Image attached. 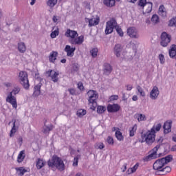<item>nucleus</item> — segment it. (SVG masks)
<instances>
[{"mask_svg":"<svg viewBox=\"0 0 176 176\" xmlns=\"http://www.w3.org/2000/svg\"><path fill=\"white\" fill-rule=\"evenodd\" d=\"M52 20H53L54 23H57V21H58V19H57V16H56V15L53 16Z\"/></svg>","mask_w":176,"mask_h":176,"instance_id":"052dcab7","label":"nucleus"},{"mask_svg":"<svg viewBox=\"0 0 176 176\" xmlns=\"http://www.w3.org/2000/svg\"><path fill=\"white\" fill-rule=\"evenodd\" d=\"M106 110H107V108L104 106H98L97 107L98 113H104V112H105Z\"/></svg>","mask_w":176,"mask_h":176,"instance_id":"58836bf2","label":"nucleus"},{"mask_svg":"<svg viewBox=\"0 0 176 176\" xmlns=\"http://www.w3.org/2000/svg\"><path fill=\"white\" fill-rule=\"evenodd\" d=\"M103 3L107 8H112L115 6L116 1L115 0H103Z\"/></svg>","mask_w":176,"mask_h":176,"instance_id":"c85d7f7f","label":"nucleus"},{"mask_svg":"<svg viewBox=\"0 0 176 176\" xmlns=\"http://www.w3.org/2000/svg\"><path fill=\"white\" fill-rule=\"evenodd\" d=\"M120 109V106L118 104H109L107 106V111L110 113L118 112Z\"/></svg>","mask_w":176,"mask_h":176,"instance_id":"dca6fc26","label":"nucleus"},{"mask_svg":"<svg viewBox=\"0 0 176 176\" xmlns=\"http://www.w3.org/2000/svg\"><path fill=\"white\" fill-rule=\"evenodd\" d=\"M171 41V36L167 34L166 32H163L161 34V46L166 47Z\"/></svg>","mask_w":176,"mask_h":176,"instance_id":"9d476101","label":"nucleus"},{"mask_svg":"<svg viewBox=\"0 0 176 176\" xmlns=\"http://www.w3.org/2000/svg\"><path fill=\"white\" fill-rule=\"evenodd\" d=\"M87 96H88V104L90 106V109L96 111V108H97V100H98V94L94 90H89L87 93Z\"/></svg>","mask_w":176,"mask_h":176,"instance_id":"20e7f679","label":"nucleus"},{"mask_svg":"<svg viewBox=\"0 0 176 176\" xmlns=\"http://www.w3.org/2000/svg\"><path fill=\"white\" fill-rule=\"evenodd\" d=\"M49 167H56L59 171H64L65 170V165L64 161L61 158L54 155L52 160L48 161Z\"/></svg>","mask_w":176,"mask_h":176,"instance_id":"7ed1b4c3","label":"nucleus"},{"mask_svg":"<svg viewBox=\"0 0 176 176\" xmlns=\"http://www.w3.org/2000/svg\"><path fill=\"white\" fill-rule=\"evenodd\" d=\"M79 157H80V155H78L77 157H74V162H73L74 167H76V166H78V160H79Z\"/></svg>","mask_w":176,"mask_h":176,"instance_id":"8fccbe9b","label":"nucleus"},{"mask_svg":"<svg viewBox=\"0 0 176 176\" xmlns=\"http://www.w3.org/2000/svg\"><path fill=\"white\" fill-rule=\"evenodd\" d=\"M155 137H156V135L152 131H148L145 133H142V142H146L147 145H152L155 142Z\"/></svg>","mask_w":176,"mask_h":176,"instance_id":"423d86ee","label":"nucleus"},{"mask_svg":"<svg viewBox=\"0 0 176 176\" xmlns=\"http://www.w3.org/2000/svg\"><path fill=\"white\" fill-rule=\"evenodd\" d=\"M122 173H124V171H126V170H127V164H124L123 165V168H122Z\"/></svg>","mask_w":176,"mask_h":176,"instance_id":"bf43d9fd","label":"nucleus"},{"mask_svg":"<svg viewBox=\"0 0 176 176\" xmlns=\"http://www.w3.org/2000/svg\"><path fill=\"white\" fill-rule=\"evenodd\" d=\"M172 152H176V145L173 146L171 148Z\"/></svg>","mask_w":176,"mask_h":176,"instance_id":"774afa93","label":"nucleus"},{"mask_svg":"<svg viewBox=\"0 0 176 176\" xmlns=\"http://www.w3.org/2000/svg\"><path fill=\"white\" fill-rule=\"evenodd\" d=\"M159 58L161 64H164V54H160Z\"/></svg>","mask_w":176,"mask_h":176,"instance_id":"3c124183","label":"nucleus"},{"mask_svg":"<svg viewBox=\"0 0 176 176\" xmlns=\"http://www.w3.org/2000/svg\"><path fill=\"white\" fill-rule=\"evenodd\" d=\"M104 146H104V144L101 143V144L99 145L98 148H99V149H104Z\"/></svg>","mask_w":176,"mask_h":176,"instance_id":"69168bd1","label":"nucleus"},{"mask_svg":"<svg viewBox=\"0 0 176 176\" xmlns=\"http://www.w3.org/2000/svg\"><path fill=\"white\" fill-rule=\"evenodd\" d=\"M41 87H42L41 82H39L37 85L34 87V91L33 95L36 97L41 94Z\"/></svg>","mask_w":176,"mask_h":176,"instance_id":"a878e982","label":"nucleus"},{"mask_svg":"<svg viewBox=\"0 0 176 176\" xmlns=\"http://www.w3.org/2000/svg\"><path fill=\"white\" fill-rule=\"evenodd\" d=\"M19 80L21 85L24 87V89L30 88V82L28 81V74L26 72H21L19 73Z\"/></svg>","mask_w":176,"mask_h":176,"instance_id":"0eeeda50","label":"nucleus"},{"mask_svg":"<svg viewBox=\"0 0 176 176\" xmlns=\"http://www.w3.org/2000/svg\"><path fill=\"white\" fill-rule=\"evenodd\" d=\"M137 130V126H133L131 128V130L129 131L130 137H134V132Z\"/></svg>","mask_w":176,"mask_h":176,"instance_id":"de8ad7c7","label":"nucleus"},{"mask_svg":"<svg viewBox=\"0 0 176 176\" xmlns=\"http://www.w3.org/2000/svg\"><path fill=\"white\" fill-rule=\"evenodd\" d=\"M172 122H166L164 124V134H168V133H171V124H172Z\"/></svg>","mask_w":176,"mask_h":176,"instance_id":"f3484780","label":"nucleus"},{"mask_svg":"<svg viewBox=\"0 0 176 176\" xmlns=\"http://www.w3.org/2000/svg\"><path fill=\"white\" fill-rule=\"evenodd\" d=\"M117 23L116 19L113 18L111 19L106 23V29L104 31L106 35H109V34H112V32H113L114 28H116Z\"/></svg>","mask_w":176,"mask_h":176,"instance_id":"6e6552de","label":"nucleus"},{"mask_svg":"<svg viewBox=\"0 0 176 176\" xmlns=\"http://www.w3.org/2000/svg\"><path fill=\"white\" fill-rule=\"evenodd\" d=\"M139 166H140V164H135V165L133 167L131 168L132 169V171L133 173H135V171H137V169L138 168Z\"/></svg>","mask_w":176,"mask_h":176,"instance_id":"5fc2aeb1","label":"nucleus"},{"mask_svg":"<svg viewBox=\"0 0 176 176\" xmlns=\"http://www.w3.org/2000/svg\"><path fill=\"white\" fill-rule=\"evenodd\" d=\"M159 16H157V14H153L151 17V22L153 23V24H157L159 23Z\"/></svg>","mask_w":176,"mask_h":176,"instance_id":"c9c22d12","label":"nucleus"},{"mask_svg":"<svg viewBox=\"0 0 176 176\" xmlns=\"http://www.w3.org/2000/svg\"><path fill=\"white\" fill-rule=\"evenodd\" d=\"M86 114V110L80 109L77 111L78 116H85Z\"/></svg>","mask_w":176,"mask_h":176,"instance_id":"a18cd8bd","label":"nucleus"},{"mask_svg":"<svg viewBox=\"0 0 176 176\" xmlns=\"http://www.w3.org/2000/svg\"><path fill=\"white\" fill-rule=\"evenodd\" d=\"M146 3H148L146 0H140L138 5L139 6L144 8V6H146Z\"/></svg>","mask_w":176,"mask_h":176,"instance_id":"49530a36","label":"nucleus"},{"mask_svg":"<svg viewBox=\"0 0 176 176\" xmlns=\"http://www.w3.org/2000/svg\"><path fill=\"white\" fill-rule=\"evenodd\" d=\"M133 101H137L138 100V96H133L132 98Z\"/></svg>","mask_w":176,"mask_h":176,"instance_id":"338daca9","label":"nucleus"},{"mask_svg":"<svg viewBox=\"0 0 176 176\" xmlns=\"http://www.w3.org/2000/svg\"><path fill=\"white\" fill-rule=\"evenodd\" d=\"M21 90V89L20 87H19V85H15L12 91L9 93L6 98V102L11 104L12 107L15 109L17 108V100H16V97H14V96L19 94Z\"/></svg>","mask_w":176,"mask_h":176,"instance_id":"f03ea898","label":"nucleus"},{"mask_svg":"<svg viewBox=\"0 0 176 176\" xmlns=\"http://www.w3.org/2000/svg\"><path fill=\"white\" fill-rule=\"evenodd\" d=\"M53 125H50V126H44L43 129V133H44V134H49V133H50V131H52V130H53Z\"/></svg>","mask_w":176,"mask_h":176,"instance_id":"72a5a7b5","label":"nucleus"},{"mask_svg":"<svg viewBox=\"0 0 176 176\" xmlns=\"http://www.w3.org/2000/svg\"><path fill=\"white\" fill-rule=\"evenodd\" d=\"M58 34H60V32L58 31V28H56V30L53 32H52L50 36L52 38V39H54L56 36H58Z\"/></svg>","mask_w":176,"mask_h":176,"instance_id":"4c0bfd02","label":"nucleus"},{"mask_svg":"<svg viewBox=\"0 0 176 176\" xmlns=\"http://www.w3.org/2000/svg\"><path fill=\"white\" fill-rule=\"evenodd\" d=\"M25 159V152L24 151H21L17 157L18 163H21L23 160Z\"/></svg>","mask_w":176,"mask_h":176,"instance_id":"c756f323","label":"nucleus"},{"mask_svg":"<svg viewBox=\"0 0 176 176\" xmlns=\"http://www.w3.org/2000/svg\"><path fill=\"white\" fill-rule=\"evenodd\" d=\"M133 173H134V172L133 171V170L131 169V168H129V169L127 170V171H126V173L129 174V175L133 174Z\"/></svg>","mask_w":176,"mask_h":176,"instance_id":"e2e57ef3","label":"nucleus"},{"mask_svg":"<svg viewBox=\"0 0 176 176\" xmlns=\"http://www.w3.org/2000/svg\"><path fill=\"white\" fill-rule=\"evenodd\" d=\"M157 142L158 144L156 145V146H155L152 151H150V154L144 159L145 162H149V160H152L157 157V151H159L160 146L163 145V138H160L157 140Z\"/></svg>","mask_w":176,"mask_h":176,"instance_id":"39448f33","label":"nucleus"},{"mask_svg":"<svg viewBox=\"0 0 176 176\" xmlns=\"http://www.w3.org/2000/svg\"><path fill=\"white\" fill-rule=\"evenodd\" d=\"M90 53H91L92 57H94V58H95V57L97 56V53H98V49L94 48L90 51Z\"/></svg>","mask_w":176,"mask_h":176,"instance_id":"c03bdc74","label":"nucleus"},{"mask_svg":"<svg viewBox=\"0 0 176 176\" xmlns=\"http://www.w3.org/2000/svg\"><path fill=\"white\" fill-rule=\"evenodd\" d=\"M169 56L171 58H174L176 56V45H172L169 50Z\"/></svg>","mask_w":176,"mask_h":176,"instance_id":"393cba45","label":"nucleus"},{"mask_svg":"<svg viewBox=\"0 0 176 176\" xmlns=\"http://www.w3.org/2000/svg\"><path fill=\"white\" fill-rule=\"evenodd\" d=\"M65 36H67V38H71V39H74V38L78 36V32L67 29L65 33Z\"/></svg>","mask_w":176,"mask_h":176,"instance_id":"ddd939ff","label":"nucleus"},{"mask_svg":"<svg viewBox=\"0 0 176 176\" xmlns=\"http://www.w3.org/2000/svg\"><path fill=\"white\" fill-rule=\"evenodd\" d=\"M83 41H85V37L83 36H80L77 38L75 37L74 38L71 39L70 43H72V45H82Z\"/></svg>","mask_w":176,"mask_h":176,"instance_id":"4468645a","label":"nucleus"},{"mask_svg":"<svg viewBox=\"0 0 176 176\" xmlns=\"http://www.w3.org/2000/svg\"><path fill=\"white\" fill-rule=\"evenodd\" d=\"M58 56V52L56 51H52L50 56H49V60L50 63H54L56 60H57V56Z\"/></svg>","mask_w":176,"mask_h":176,"instance_id":"412c9836","label":"nucleus"},{"mask_svg":"<svg viewBox=\"0 0 176 176\" xmlns=\"http://www.w3.org/2000/svg\"><path fill=\"white\" fill-rule=\"evenodd\" d=\"M137 90L142 97H145V91H144V89H142L141 86L138 85L137 87Z\"/></svg>","mask_w":176,"mask_h":176,"instance_id":"37998d69","label":"nucleus"},{"mask_svg":"<svg viewBox=\"0 0 176 176\" xmlns=\"http://www.w3.org/2000/svg\"><path fill=\"white\" fill-rule=\"evenodd\" d=\"M158 14L162 17H166L167 16V12L166 11V8H164V5H161L159 7Z\"/></svg>","mask_w":176,"mask_h":176,"instance_id":"4be33fe9","label":"nucleus"},{"mask_svg":"<svg viewBox=\"0 0 176 176\" xmlns=\"http://www.w3.org/2000/svg\"><path fill=\"white\" fill-rule=\"evenodd\" d=\"M172 160L173 155H171L157 160L153 165V170H155L156 171L155 175H162L163 174H160V172L163 170V167H164L166 164H168V163H170Z\"/></svg>","mask_w":176,"mask_h":176,"instance_id":"f257e3e1","label":"nucleus"},{"mask_svg":"<svg viewBox=\"0 0 176 176\" xmlns=\"http://www.w3.org/2000/svg\"><path fill=\"white\" fill-rule=\"evenodd\" d=\"M162 129V124H155L151 129V131L155 134L156 131H160V129Z\"/></svg>","mask_w":176,"mask_h":176,"instance_id":"7c9ffc66","label":"nucleus"},{"mask_svg":"<svg viewBox=\"0 0 176 176\" xmlns=\"http://www.w3.org/2000/svg\"><path fill=\"white\" fill-rule=\"evenodd\" d=\"M152 6H153V4L151 2H148L144 7L143 13H151L152 12Z\"/></svg>","mask_w":176,"mask_h":176,"instance_id":"bb28decb","label":"nucleus"},{"mask_svg":"<svg viewBox=\"0 0 176 176\" xmlns=\"http://www.w3.org/2000/svg\"><path fill=\"white\" fill-rule=\"evenodd\" d=\"M45 166V161L43 159L38 158L36 161V168L38 170H41L43 167Z\"/></svg>","mask_w":176,"mask_h":176,"instance_id":"2f4dec72","label":"nucleus"},{"mask_svg":"<svg viewBox=\"0 0 176 176\" xmlns=\"http://www.w3.org/2000/svg\"><path fill=\"white\" fill-rule=\"evenodd\" d=\"M75 50H76V48L71 47L70 45H66L65 47V52H66L67 57H74Z\"/></svg>","mask_w":176,"mask_h":176,"instance_id":"2eb2a0df","label":"nucleus"},{"mask_svg":"<svg viewBox=\"0 0 176 176\" xmlns=\"http://www.w3.org/2000/svg\"><path fill=\"white\" fill-rule=\"evenodd\" d=\"M118 98H119V96H116V95H115V96H111L110 97L111 101H115V100H118Z\"/></svg>","mask_w":176,"mask_h":176,"instance_id":"6e6d98bb","label":"nucleus"},{"mask_svg":"<svg viewBox=\"0 0 176 176\" xmlns=\"http://www.w3.org/2000/svg\"><path fill=\"white\" fill-rule=\"evenodd\" d=\"M126 90L128 91H130L132 89H133V85H126Z\"/></svg>","mask_w":176,"mask_h":176,"instance_id":"4d7b16f0","label":"nucleus"},{"mask_svg":"<svg viewBox=\"0 0 176 176\" xmlns=\"http://www.w3.org/2000/svg\"><path fill=\"white\" fill-rule=\"evenodd\" d=\"M12 122L13 123V126L10 131V137H13V135L16 133V119H13Z\"/></svg>","mask_w":176,"mask_h":176,"instance_id":"473e14b6","label":"nucleus"},{"mask_svg":"<svg viewBox=\"0 0 176 176\" xmlns=\"http://www.w3.org/2000/svg\"><path fill=\"white\" fill-rule=\"evenodd\" d=\"M122 50H123V47L122 45L117 44L114 47V54H116V57H120L122 54Z\"/></svg>","mask_w":176,"mask_h":176,"instance_id":"a211bd4d","label":"nucleus"},{"mask_svg":"<svg viewBox=\"0 0 176 176\" xmlns=\"http://www.w3.org/2000/svg\"><path fill=\"white\" fill-rule=\"evenodd\" d=\"M169 27H176V17L175 18H172L170 21H169V24H168Z\"/></svg>","mask_w":176,"mask_h":176,"instance_id":"79ce46f5","label":"nucleus"},{"mask_svg":"<svg viewBox=\"0 0 176 176\" xmlns=\"http://www.w3.org/2000/svg\"><path fill=\"white\" fill-rule=\"evenodd\" d=\"M83 6L85 8V9H88V10H90V3L87 1H85L82 3Z\"/></svg>","mask_w":176,"mask_h":176,"instance_id":"603ef678","label":"nucleus"},{"mask_svg":"<svg viewBox=\"0 0 176 176\" xmlns=\"http://www.w3.org/2000/svg\"><path fill=\"white\" fill-rule=\"evenodd\" d=\"M89 27H93L94 25H98L100 23V18H92L91 19H89Z\"/></svg>","mask_w":176,"mask_h":176,"instance_id":"6ab92c4d","label":"nucleus"},{"mask_svg":"<svg viewBox=\"0 0 176 176\" xmlns=\"http://www.w3.org/2000/svg\"><path fill=\"white\" fill-rule=\"evenodd\" d=\"M115 30H116V32L118 34V35H120V36H123V30H122V28L118 25V23L116 25Z\"/></svg>","mask_w":176,"mask_h":176,"instance_id":"a19ab883","label":"nucleus"},{"mask_svg":"<svg viewBox=\"0 0 176 176\" xmlns=\"http://www.w3.org/2000/svg\"><path fill=\"white\" fill-rule=\"evenodd\" d=\"M134 118L137 119L138 122H145L146 120V116L145 114L137 113L134 115Z\"/></svg>","mask_w":176,"mask_h":176,"instance_id":"5701e85b","label":"nucleus"},{"mask_svg":"<svg viewBox=\"0 0 176 176\" xmlns=\"http://www.w3.org/2000/svg\"><path fill=\"white\" fill-rule=\"evenodd\" d=\"M127 35L130 36V38H133V39H138L140 38V34H138V30L134 27H131L127 29Z\"/></svg>","mask_w":176,"mask_h":176,"instance_id":"9b49d317","label":"nucleus"},{"mask_svg":"<svg viewBox=\"0 0 176 176\" xmlns=\"http://www.w3.org/2000/svg\"><path fill=\"white\" fill-rule=\"evenodd\" d=\"M18 142H19V144L20 146L23 145V138L19 137V138H18Z\"/></svg>","mask_w":176,"mask_h":176,"instance_id":"13d9d810","label":"nucleus"},{"mask_svg":"<svg viewBox=\"0 0 176 176\" xmlns=\"http://www.w3.org/2000/svg\"><path fill=\"white\" fill-rule=\"evenodd\" d=\"M69 92L70 93V94H72V96H74V94H75V90L74 89H69Z\"/></svg>","mask_w":176,"mask_h":176,"instance_id":"680f3d73","label":"nucleus"},{"mask_svg":"<svg viewBox=\"0 0 176 176\" xmlns=\"http://www.w3.org/2000/svg\"><path fill=\"white\" fill-rule=\"evenodd\" d=\"M77 86H78V89H79L80 91H83V90H85V87L83 86V83H82V82H79L77 84Z\"/></svg>","mask_w":176,"mask_h":176,"instance_id":"09e8293b","label":"nucleus"},{"mask_svg":"<svg viewBox=\"0 0 176 176\" xmlns=\"http://www.w3.org/2000/svg\"><path fill=\"white\" fill-rule=\"evenodd\" d=\"M58 72H56L54 70H49L45 72V76L47 78H51L52 82H54V83L58 82Z\"/></svg>","mask_w":176,"mask_h":176,"instance_id":"1a4fd4ad","label":"nucleus"},{"mask_svg":"<svg viewBox=\"0 0 176 176\" xmlns=\"http://www.w3.org/2000/svg\"><path fill=\"white\" fill-rule=\"evenodd\" d=\"M16 171V174L19 176H23L25 173H27V169L24 168V167H19L15 168Z\"/></svg>","mask_w":176,"mask_h":176,"instance_id":"cd10ccee","label":"nucleus"},{"mask_svg":"<svg viewBox=\"0 0 176 176\" xmlns=\"http://www.w3.org/2000/svg\"><path fill=\"white\" fill-rule=\"evenodd\" d=\"M18 50L19 53H25V50H27V47L25 46V43H24V42H21L18 43Z\"/></svg>","mask_w":176,"mask_h":176,"instance_id":"b1692460","label":"nucleus"},{"mask_svg":"<svg viewBox=\"0 0 176 176\" xmlns=\"http://www.w3.org/2000/svg\"><path fill=\"white\" fill-rule=\"evenodd\" d=\"M47 3L50 8H54L57 4V0H48Z\"/></svg>","mask_w":176,"mask_h":176,"instance_id":"ea45409f","label":"nucleus"},{"mask_svg":"<svg viewBox=\"0 0 176 176\" xmlns=\"http://www.w3.org/2000/svg\"><path fill=\"white\" fill-rule=\"evenodd\" d=\"M5 86H6V87H12V83L10 82H6L5 84Z\"/></svg>","mask_w":176,"mask_h":176,"instance_id":"0e129e2a","label":"nucleus"},{"mask_svg":"<svg viewBox=\"0 0 176 176\" xmlns=\"http://www.w3.org/2000/svg\"><path fill=\"white\" fill-rule=\"evenodd\" d=\"M112 72V66L109 65V63H104V75H109Z\"/></svg>","mask_w":176,"mask_h":176,"instance_id":"aec40b11","label":"nucleus"},{"mask_svg":"<svg viewBox=\"0 0 176 176\" xmlns=\"http://www.w3.org/2000/svg\"><path fill=\"white\" fill-rule=\"evenodd\" d=\"M107 141L109 145H113V138H112L111 136L107 138Z\"/></svg>","mask_w":176,"mask_h":176,"instance_id":"864d4df0","label":"nucleus"},{"mask_svg":"<svg viewBox=\"0 0 176 176\" xmlns=\"http://www.w3.org/2000/svg\"><path fill=\"white\" fill-rule=\"evenodd\" d=\"M171 171V167L170 166H164L162 169V170L160 172L162 174V175H164V174H167V173H170Z\"/></svg>","mask_w":176,"mask_h":176,"instance_id":"f704fd0d","label":"nucleus"},{"mask_svg":"<svg viewBox=\"0 0 176 176\" xmlns=\"http://www.w3.org/2000/svg\"><path fill=\"white\" fill-rule=\"evenodd\" d=\"M116 137L118 141H123L124 140L123 135L120 131H116Z\"/></svg>","mask_w":176,"mask_h":176,"instance_id":"e433bc0d","label":"nucleus"},{"mask_svg":"<svg viewBox=\"0 0 176 176\" xmlns=\"http://www.w3.org/2000/svg\"><path fill=\"white\" fill-rule=\"evenodd\" d=\"M159 94H160L159 88L155 86L150 92V98H151V100H157V97H159Z\"/></svg>","mask_w":176,"mask_h":176,"instance_id":"f8f14e48","label":"nucleus"}]
</instances>
